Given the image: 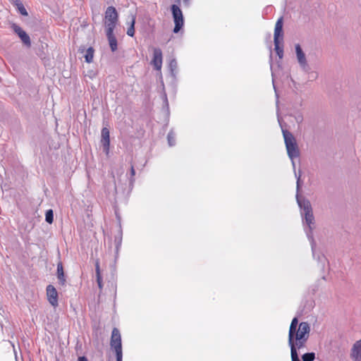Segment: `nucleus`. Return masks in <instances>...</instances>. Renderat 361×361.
<instances>
[{
  "label": "nucleus",
  "instance_id": "obj_3",
  "mask_svg": "<svg viewBox=\"0 0 361 361\" xmlns=\"http://www.w3.org/2000/svg\"><path fill=\"white\" fill-rule=\"evenodd\" d=\"M110 345L114 350L116 361H122L123 353L121 345V336L117 328H114L111 333Z\"/></svg>",
  "mask_w": 361,
  "mask_h": 361
},
{
  "label": "nucleus",
  "instance_id": "obj_21",
  "mask_svg": "<svg viewBox=\"0 0 361 361\" xmlns=\"http://www.w3.org/2000/svg\"><path fill=\"white\" fill-rule=\"evenodd\" d=\"M298 350V348H295L294 346H292V348H290V355H291L292 361H300L298 357V352H297Z\"/></svg>",
  "mask_w": 361,
  "mask_h": 361
},
{
  "label": "nucleus",
  "instance_id": "obj_20",
  "mask_svg": "<svg viewBox=\"0 0 361 361\" xmlns=\"http://www.w3.org/2000/svg\"><path fill=\"white\" fill-rule=\"evenodd\" d=\"M302 359L303 361H314L315 359V353H305L302 356Z\"/></svg>",
  "mask_w": 361,
  "mask_h": 361
},
{
  "label": "nucleus",
  "instance_id": "obj_15",
  "mask_svg": "<svg viewBox=\"0 0 361 361\" xmlns=\"http://www.w3.org/2000/svg\"><path fill=\"white\" fill-rule=\"evenodd\" d=\"M94 53V49L92 47H89L86 50V53H85L84 57H85V61L87 63H92L93 61Z\"/></svg>",
  "mask_w": 361,
  "mask_h": 361
},
{
  "label": "nucleus",
  "instance_id": "obj_17",
  "mask_svg": "<svg viewBox=\"0 0 361 361\" xmlns=\"http://www.w3.org/2000/svg\"><path fill=\"white\" fill-rule=\"evenodd\" d=\"M298 319L297 317H294L290 323V327H289V331L290 332V340H291V337L293 336V334L294 331L298 327Z\"/></svg>",
  "mask_w": 361,
  "mask_h": 361
},
{
  "label": "nucleus",
  "instance_id": "obj_14",
  "mask_svg": "<svg viewBox=\"0 0 361 361\" xmlns=\"http://www.w3.org/2000/svg\"><path fill=\"white\" fill-rule=\"evenodd\" d=\"M57 276L58 279L61 281V284L63 285L66 279L64 277L63 268L61 262H59L57 264Z\"/></svg>",
  "mask_w": 361,
  "mask_h": 361
},
{
  "label": "nucleus",
  "instance_id": "obj_18",
  "mask_svg": "<svg viewBox=\"0 0 361 361\" xmlns=\"http://www.w3.org/2000/svg\"><path fill=\"white\" fill-rule=\"evenodd\" d=\"M19 37L21 39L23 42L26 44L27 46L30 47V37L27 35V34L24 31L20 35H18Z\"/></svg>",
  "mask_w": 361,
  "mask_h": 361
},
{
  "label": "nucleus",
  "instance_id": "obj_1",
  "mask_svg": "<svg viewBox=\"0 0 361 361\" xmlns=\"http://www.w3.org/2000/svg\"><path fill=\"white\" fill-rule=\"evenodd\" d=\"M310 326L307 322H302L298 327L294 331L291 340H290V332H288V345L290 348L300 350L306 347V343L310 337Z\"/></svg>",
  "mask_w": 361,
  "mask_h": 361
},
{
  "label": "nucleus",
  "instance_id": "obj_27",
  "mask_svg": "<svg viewBox=\"0 0 361 361\" xmlns=\"http://www.w3.org/2000/svg\"><path fill=\"white\" fill-rule=\"evenodd\" d=\"M78 361H88L87 359L85 356L79 357Z\"/></svg>",
  "mask_w": 361,
  "mask_h": 361
},
{
  "label": "nucleus",
  "instance_id": "obj_26",
  "mask_svg": "<svg viewBox=\"0 0 361 361\" xmlns=\"http://www.w3.org/2000/svg\"><path fill=\"white\" fill-rule=\"evenodd\" d=\"M13 29L15 31V32L18 34V35H20L23 32H24V30L20 26L15 24L13 25Z\"/></svg>",
  "mask_w": 361,
  "mask_h": 361
},
{
  "label": "nucleus",
  "instance_id": "obj_25",
  "mask_svg": "<svg viewBox=\"0 0 361 361\" xmlns=\"http://www.w3.org/2000/svg\"><path fill=\"white\" fill-rule=\"evenodd\" d=\"M13 29L15 31V32L18 34V35H20L23 32H24V30L20 26L15 24L13 25Z\"/></svg>",
  "mask_w": 361,
  "mask_h": 361
},
{
  "label": "nucleus",
  "instance_id": "obj_10",
  "mask_svg": "<svg viewBox=\"0 0 361 361\" xmlns=\"http://www.w3.org/2000/svg\"><path fill=\"white\" fill-rule=\"evenodd\" d=\"M283 37V18L281 17L276 21L275 24L274 28V44H277V42L279 41V38Z\"/></svg>",
  "mask_w": 361,
  "mask_h": 361
},
{
  "label": "nucleus",
  "instance_id": "obj_7",
  "mask_svg": "<svg viewBox=\"0 0 361 361\" xmlns=\"http://www.w3.org/2000/svg\"><path fill=\"white\" fill-rule=\"evenodd\" d=\"M162 51L159 48L153 49V58L151 64L157 71H161L162 66Z\"/></svg>",
  "mask_w": 361,
  "mask_h": 361
},
{
  "label": "nucleus",
  "instance_id": "obj_13",
  "mask_svg": "<svg viewBox=\"0 0 361 361\" xmlns=\"http://www.w3.org/2000/svg\"><path fill=\"white\" fill-rule=\"evenodd\" d=\"M295 51H296V55H297L298 62L302 66L306 65L305 55L303 53L300 44L295 45Z\"/></svg>",
  "mask_w": 361,
  "mask_h": 361
},
{
  "label": "nucleus",
  "instance_id": "obj_24",
  "mask_svg": "<svg viewBox=\"0 0 361 361\" xmlns=\"http://www.w3.org/2000/svg\"><path fill=\"white\" fill-rule=\"evenodd\" d=\"M280 41L277 42V44H274L275 46V50L276 51L277 55L279 56L280 59L283 57V48L279 46Z\"/></svg>",
  "mask_w": 361,
  "mask_h": 361
},
{
  "label": "nucleus",
  "instance_id": "obj_11",
  "mask_svg": "<svg viewBox=\"0 0 361 361\" xmlns=\"http://www.w3.org/2000/svg\"><path fill=\"white\" fill-rule=\"evenodd\" d=\"M350 356L355 361H361V339L353 345Z\"/></svg>",
  "mask_w": 361,
  "mask_h": 361
},
{
  "label": "nucleus",
  "instance_id": "obj_12",
  "mask_svg": "<svg viewBox=\"0 0 361 361\" xmlns=\"http://www.w3.org/2000/svg\"><path fill=\"white\" fill-rule=\"evenodd\" d=\"M106 34L111 51H115L117 49V39L114 35V32L107 31Z\"/></svg>",
  "mask_w": 361,
  "mask_h": 361
},
{
  "label": "nucleus",
  "instance_id": "obj_28",
  "mask_svg": "<svg viewBox=\"0 0 361 361\" xmlns=\"http://www.w3.org/2000/svg\"><path fill=\"white\" fill-rule=\"evenodd\" d=\"M130 172H131V175L133 176H135V169H134V167L133 166H131V169H130Z\"/></svg>",
  "mask_w": 361,
  "mask_h": 361
},
{
  "label": "nucleus",
  "instance_id": "obj_4",
  "mask_svg": "<svg viewBox=\"0 0 361 361\" xmlns=\"http://www.w3.org/2000/svg\"><path fill=\"white\" fill-rule=\"evenodd\" d=\"M118 13L114 6H109L104 16V25L106 27V32H114L118 22Z\"/></svg>",
  "mask_w": 361,
  "mask_h": 361
},
{
  "label": "nucleus",
  "instance_id": "obj_23",
  "mask_svg": "<svg viewBox=\"0 0 361 361\" xmlns=\"http://www.w3.org/2000/svg\"><path fill=\"white\" fill-rule=\"evenodd\" d=\"M46 221L49 224H52L54 221V214L51 209H49L47 211L45 214Z\"/></svg>",
  "mask_w": 361,
  "mask_h": 361
},
{
  "label": "nucleus",
  "instance_id": "obj_9",
  "mask_svg": "<svg viewBox=\"0 0 361 361\" xmlns=\"http://www.w3.org/2000/svg\"><path fill=\"white\" fill-rule=\"evenodd\" d=\"M101 142L104 147V151L106 154H109L110 147V133L107 128H103L102 129V140Z\"/></svg>",
  "mask_w": 361,
  "mask_h": 361
},
{
  "label": "nucleus",
  "instance_id": "obj_19",
  "mask_svg": "<svg viewBox=\"0 0 361 361\" xmlns=\"http://www.w3.org/2000/svg\"><path fill=\"white\" fill-rule=\"evenodd\" d=\"M135 18L133 16L132 18L131 24L130 27H128L127 30V35L133 37L135 35Z\"/></svg>",
  "mask_w": 361,
  "mask_h": 361
},
{
  "label": "nucleus",
  "instance_id": "obj_8",
  "mask_svg": "<svg viewBox=\"0 0 361 361\" xmlns=\"http://www.w3.org/2000/svg\"><path fill=\"white\" fill-rule=\"evenodd\" d=\"M299 204L301 207H303L306 223L309 227H311V225L314 223V216L310 203L309 202H306L303 203V205H302L301 202H299Z\"/></svg>",
  "mask_w": 361,
  "mask_h": 361
},
{
  "label": "nucleus",
  "instance_id": "obj_6",
  "mask_svg": "<svg viewBox=\"0 0 361 361\" xmlns=\"http://www.w3.org/2000/svg\"><path fill=\"white\" fill-rule=\"evenodd\" d=\"M46 291L49 302L54 307H56L59 305V295L56 289L54 286L48 285L47 286Z\"/></svg>",
  "mask_w": 361,
  "mask_h": 361
},
{
  "label": "nucleus",
  "instance_id": "obj_16",
  "mask_svg": "<svg viewBox=\"0 0 361 361\" xmlns=\"http://www.w3.org/2000/svg\"><path fill=\"white\" fill-rule=\"evenodd\" d=\"M15 6L16 7L17 10L18 11V12L22 15V16H28V13L23 5V4L21 2V1H16V5Z\"/></svg>",
  "mask_w": 361,
  "mask_h": 361
},
{
  "label": "nucleus",
  "instance_id": "obj_2",
  "mask_svg": "<svg viewBox=\"0 0 361 361\" xmlns=\"http://www.w3.org/2000/svg\"><path fill=\"white\" fill-rule=\"evenodd\" d=\"M283 135L288 156L291 159L298 157L299 156V149L295 137L288 130H283Z\"/></svg>",
  "mask_w": 361,
  "mask_h": 361
},
{
  "label": "nucleus",
  "instance_id": "obj_5",
  "mask_svg": "<svg viewBox=\"0 0 361 361\" xmlns=\"http://www.w3.org/2000/svg\"><path fill=\"white\" fill-rule=\"evenodd\" d=\"M171 11L175 23L173 32L177 33L180 30L184 25L183 13L180 8L176 5H172Z\"/></svg>",
  "mask_w": 361,
  "mask_h": 361
},
{
  "label": "nucleus",
  "instance_id": "obj_22",
  "mask_svg": "<svg viewBox=\"0 0 361 361\" xmlns=\"http://www.w3.org/2000/svg\"><path fill=\"white\" fill-rule=\"evenodd\" d=\"M96 274H97V281L99 288L101 289L102 288V276L100 275L99 267L98 263L97 264V266H96Z\"/></svg>",
  "mask_w": 361,
  "mask_h": 361
}]
</instances>
